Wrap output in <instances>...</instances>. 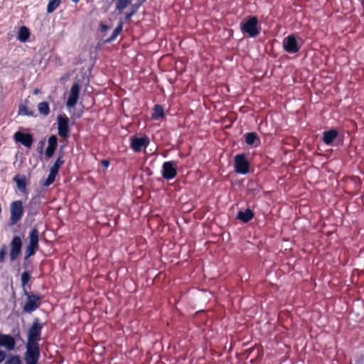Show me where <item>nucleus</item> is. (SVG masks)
Wrapping results in <instances>:
<instances>
[{"label":"nucleus","mask_w":364,"mask_h":364,"mask_svg":"<svg viewBox=\"0 0 364 364\" xmlns=\"http://www.w3.org/2000/svg\"><path fill=\"white\" fill-rule=\"evenodd\" d=\"M240 29L243 34H247L251 38H255L260 33L258 19L255 16H250L247 20L240 23Z\"/></svg>","instance_id":"nucleus-1"},{"label":"nucleus","mask_w":364,"mask_h":364,"mask_svg":"<svg viewBox=\"0 0 364 364\" xmlns=\"http://www.w3.org/2000/svg\"><path fill=\"white\" fill-rule=\"evenodd\" d=\"M41 356V350L38 343H26V352L24 353V360L26 364H38Z\"/></svg>","instance_id":"nucleus-2"},{"label":"nucleus","mask_w":364,"mask_h":364,"mask_svg":"<svg viewBox=\"0 0 364 364\" xmlns=\"http://www.w3.org/2000/svg\"><path fill=\"white\" fill-rule=\"evenodd\" d=\"M24 295L26 296V301L23 306V311L31 314L36 311L41 306V296L39 294H33L24 289Z\"/></svg>","instance_id":"nucleus-3"},{"label":"nucleus","mask_w":364,"mask_h":364,"mask_svg":"<svg viewBox=\"0 0 364 364\" xmlns=\"http://www.w3.org/2000/svg\"><path fill=\"white\" fill-rule=\"evenodd\" d=\"M43 327V323L41 322L38 318H36L28 331L27 342L38 343L41 340Z\"/></svg>","instance_id":"nucleus-4"},{"label":"nucleus","mask_w":364,"mask_h":364,"mask_svg":"<svg viewBox=\"0 0 364 364\" xmlns=\"http://www.w3.org/2000/svg\"><path fill=\"white\" fill-rule=\"evenodd\" d=\"M11 216L9 223L11 225H16L23 215V206L21 200H16L10 205Z\"/></svg>","instance_id":"nucleus-5"},{"label":"nucleus","mask_w":364,"mask_h":364,"mask_svg":"<svg viewBox=\"0 0 364 364\" xmlns=\"http://www.w3.org/2000/svg\"><path fill=\"white\" fill-rule=\"evenodd\" d=\"M235 171L243 175L247 174L250 170V163L246 159L245 154H237L234 157Z\"/></svg>","instance_id":"nucleus-6"},{"label":"nucleus","mask_w":364,"mask_h":364,"mask_svg":"<svg viewBox=\"0 0 364 364\" xmlns=\"http://www.w3.org/2000/svg\"><path fill=\"white\" fill-rule=\"evenodd\" d=\"M283 48L288 53H296L300 50V46L298 44L295 35H289L284 38L282 42Z\"/></svg>","instance_id":"nucleus-7"},{"label":"nucleus","mask_w":364,"mask_h":364,"mask_svg":"<svg viewBox=\"0 0 364 364\" xmlns=\"http://www.w3.org/2000/svg\"><path fill=\"white\" fill-rule=\"evenodd\" d=\"M161 174L166 180L175 178L177 174L176 163L173 161L164 162L162 165Z\"/></svg>","instance_id":"nucleus-8"},{"label":"nucleus","mask_w":364,"mask_h":364,"mask_svg":"<svg viewBox=\"0 0 364 364\" xmlns=\"http://www.w3.org/2000/svg\"><path fill=\"white\" fill-rule=\"evenodd\" d=\"M22 240L18 236H14L10 243L9 257L11 262H14L19 256L22 248Z\"/></svg>","instance_id":"nucleus-9"},{"label":"nucleus","mask_w":364,"mask_h":364,"mask_svg":"<svg viewBox=\"0 0 364 364\" xmlns=\"http://www.w3.org/2000/svg\"><path fill=\"white\" fill-rule=\"evenodd\" d=\"M58 131L60 137L65 138L69 135V119L67 116L59 114L57 117Z\"/></svg>","instance_id":"nucleus-10"},{"label":"nucleus","mask_w":364,"mask_h":364,"mask_svg":"<svg viewBox=\"0 0 364 364\" xmlns=\"http://www.w3.org/2000/svg\"><path fill=\"white\" fill-rule=\"evenodd\" d=\"M80 92V85L78 82H75L70 89V95L66 102L68 107H74L78 100Z\"/></svg>","instance_id":"nucleus-11"},{"label":"nucleus","mask_w":364,"mask_h":364,"mask_svg":"<svg viewBox=\"0 0 364 364\" xmlns=\"http://www.w3.org/2000/svg\"><path fill=\"white\" fill-rule=\"evenodd\" d=\"M149 144V139L146 136L132 137L130 147L135 152H140L143 147H147Z\"/></svg>","instance_id":"nucleus-12"},{"label":"nucleus","mask_w":364,"mask_h":364,"mask_svg":"<svg viewBox=\"0 0 364 364\" xmlns=\"http://www.w3.org/2000/svg\"><path fill=\"white\" fill-rule=\"evenodd\" d=\"M14 139L26 148H30L33 142V137L30 133L16 132L14 135Z\"/></svg>","instance_id":"nucleus-13"},{"label":"nucleus","mask_w":364,"mask_h":364,"mask_svg":"<svg viewBox=\"0 0 364 364\" xmlns=\"http://www.w3.org/2000/svg\"><path fill=\"white\" fill-rule=\"evenodd\" d=\"M15 346L16 341L12 336L0 333V346L5 347L9 350H12Z\"/></svg>","instance_id":"nucleus-14"},{"label":"nucleus","mask_w":364,"mask_h":364,"mask_svg":"<svg viewBox=\"0 0 364 364\" xmlns=\"http://www.w3.org/2000/svg\"><path fill=\"white\" fill-rule=\"evenodd\" d=\"M48 146L46 149L45 154H46V157L51 158L53 156V154L57 149V146H58L57 136L55 135L50 136L48 138Z\"/></svg>","instance_id":"nucleus-15"},{"label":"nucleus","mask_w":364,"mask_h":364,"mask_svg":"<svg viewBox=\"0 0 364 364\" xmlns=\"http://www.w3.org/2000/svg\"><path fill=\"white\" fill-rule=\"evenodd\" d=\"M254 212L247 208L245 210H240L237 214V218L243 223H248L254 218Z\"/></svg>","instance_id":"nucleus-16"},{"label":"nucleus","mask_w":364,"mask_h":364,"mask_svg":"<svg viewBox=\"0 0 364 364\" xmlns=\"http://www.w3.org/2000/svg\"><path fill=\"white\" fill-rule=\"evenodd\" d=\"M29 242L28 245L38 248L39 245V232L36 228H33L28 235Z\"/></svg>","instance_id":"nucleus-17"},{"label":"nucleus","mask_w":364,"mask_h":364,"mask_svg":"<svg viewBox=\"0 0 364 364\" xmlns=\"http://www.w3.org/2000/svg\"><path fill=\"white\" fill-rule=\"evenodd\" d=\"M338 134V132L334 129L326 131L323 134V141L326 145H331Z\"/></svg>","instance_id":"nucleus-18"},{"label":"nucleus","mask_w":364,"mask_h":364,"mask_svg":"<svg viewBox=\"0 0 364 364\" xmlns=\"http://www.w3.org/2000/svg\"><path fill=\"white\" fill-rule=\"evenodd\" d=\"M259 138L255 132H248L245 134V142L250 146H257L259 144Z\"/></svg>","instance_id":"nucleus-19"},{"label":"nucleus","mask_w":364,"mask_h":364,"mask_svg":"<svg viewBox=\"0 0 364 364\" xmlns=\"http://www.w3.org/2000/svg\"><path fill=\"white\" fill-rule=\"evenodd\" d=\"M124 26L123 21H120L117 25V26L114 30L112 34L110 36V37L107 38L105 42L107 43H110L116 40L117 36L119 35V33L122 32Z\"/></svg>","instance_id":"nucleus-20"},{"label":"nucleus","mask_w":364,"mask_h":364,"mask_svg":"<svg viewBox=\"0 0 364 364\" xmlns=\"http://www.w3.org/2000/svg\"><path fill=\"white\" fill-rule=\"evenodd\" d=\"M29 36H30L29 29L25 26H21L18 31V39L21 42L24 43L28 41V39L29 38Z\"/></svg>","instance_id":"nucleus-21"},{"label":"nucleus","mask_w":364,"mask_h":364,"mask_svg":"<svg viewBox=\"0 0 364 364\" xmlns=\"http://www.w3.org/2000/svg\"><path fill=\"white\" fill-rule=\"evenodd\" d=\"M38 110L43 116H48L50 114V106L48 102L43 101L38 104Z\"/></svg>","instance_id":"nucleus-22"},{"label":"nucleus","mask_w":364,"mask_h":364,"mask_svg":"<svg viewBox=\"0 0 364 364\" xmlns=\"http://www.w3.org/2000/svg\"><path fill=\"white\" fill-rule=\"evenodd\" d=\"M14 181L16 182L18 188L21 192H25L26 189V181L25 176L19 177L18 176H16L14 178Z\"/></svg>","instance_id":"nucleus-23"},{"label":"nucleus","mask_w":364,"mask_h":364,"mask_svg":"<svg viewBox=\"0 0 364 364\" xmlns=\"http://www.w3.org/2000/svg\"><path fill=\"white\" fill-rule=\"evenodd\" d=\"M164 114V108L160 105H156L154 108V112L151 115V118L154 120H157L162 117Z\"/></svg>","instance_id":"nucleus-24"},{"label":"nucleus","mask_w":364,"mask_h":364,"mask_svg":"<svg viewBox=\"0 0 364 364\" xmlns=\"http://www.w3.org/2000/svg\"><path fill=\"white\" fill-rule=\"evenodd\" d=\"M62 157L63 156H60L56 159L53 165L50 168V172L58 175L60 166L64 164V160L62 159Z\"/></svg>","instance_id":"nucleus-25"},{"label":"nucleus","mask_w":364,"mask_h":364,"mask_svg":"<svg viewBox=\"0 0 364 364\" xmlns=\"http://www.w3.org/2000/svg\"><path fill=\"white\" fill-rule=\"evenodd\" d=\"M18 114L21 115L26 116H31L35 117V112L33 110H29L28 107L24 105H21L18 109Z\"/></svg>","instance_id":"nucleus-26"},{"label":"nucleus","mask_w":364,"mask_h":364,"mask_svg":"<svg viewBox=\"0 0 364 364\" xmlns=\"http://www.w3.org/2000/svg\"><path fill=\"white\" fill-rule=\"evenodd\" d=\"M60 4V0H49L47 5V12H53Z\"/></svg>","instance_id":"nucleus-27"},{"label":"nucleus","mask_w":364,"mask_h":364,"mask_svg":"<svg viewBox=\"0 0 364 364\" xmlns=\"http://www.w3.org/2000/svg\"><path fill=\"white\" fill-rule=\"evenodd\" d=\"M38 248L27 245L25 250L24 260H28L31 256L34 255Z\"/></svg>","instance_id":"nucleus-28"},{"label":"nucleus","mask_w":364,"mask_h":364,"mask_svg":"<svg viewBox=\"0 0 364 364\" xmlns=\"http://www.w3.org/2000/svg\"><path fill=\"white\" fill-rule=\"evenodd\" d=\"M132 0H118L116 6V10H117L119 13L127 6L132 2Z\"/></svg>","instance_id":"nucleus-29"},{"label":"nucleus","mask_w":364,"mask_h":364,"mask_svg":"<svg viewBox=\"0 0 364 364\" xmlns=\"http://www.w3.org/2000/svg\"><path fill=\"white\" fill-rule=\"evenodd\" d=\"M139 6H140V4H132L131 11L125 14V20H127V21L129 20L137 12Z\"/></svg>","instance_id":"nucleus-30"},{"label":"nucleus","mask_w":364,"mask_h":364,"mask_svg":"<svg viewBox=\"0 0 364 364\" xmlns=\"http://www.w3.org/2000/svg\"><path fill=\"white\" fill-rule=\"evenodd\" d=\"M56 176H57V174L50 171L49 174H48V176L47 177V178L43 182V186H46V187H48L50 185H51L54 182Z\"/></svg>","instance_id":"nucleus-31"},{"label":"nucleus","mask_w":364,"mask_h":364,"mask_svg":"<svg viewBox=\"0 0 364 364\" xmlns=\"http://www.w3.org/2000/svg\"><path fill=\"white\" fill-rule=\"evenodd\" d=\"M4 364H21V361L18 355H11L6 360Z\"/></svg>","instance_id":"nucleus-32"},{"label":"nucleus","mask_w":364,"mask_h":364,"mask_svg":"<svg viewBox=\"0 0 364 364\" xmlns=\"http://www.w3.org/2000/svg\"><path fill=\"white\" fill-rule=\"evenodd\" d=\"M30 279V273L28 271H24L21 276V284L24 287Z\"/></svg>","instance_id":"nucleus-33"},{"label":"nucleus","mask_w":364,"mask_h":364,"mask_svg":"<svg viewBox=\"0 0 364 364\" xmlns=\"http://www.w3.org/2000/svg\"><path fill=\"white\" fill-rule=\"evenodd\" d=\"M6 245H2L0 248V263H3L5 261V255L6 253Z\"/></svg>","instance_id":"nucleus-34"},{"label":"nucleus","mask_w":364,"mask_h":364,"mask_svg":"<svg viewBox=\"0 0 364 364\" xmlns=\"http://www.w3.org/2000/svg\"><path fill=\"white\" fill-rule=\"evenodd\" d=\"M45 145V139H41L38 144L37 151L39 154H42L43 151V147Z\"/></svg>","instance_id":"nucleus-35"},{"label":"nucleus","mask_w":364,"mask_h":364,"mask_svg":"<svg viewBox=\"0 0 364 364\" xmlns=\"http://www.w3.org/2000/svg\"><path fill=\"white\" fill-rule=\"evenodd\" d=\"M109 29V26H107L106 24H104V23H101L100 24V31H101V32H102V33L106 32Z\"/></svg>","instance_id":"nucleus-36"},{"label":"nucleus","mask_w":364,"mask_h":364,"mask_svg":"<svg viewBox=\"0 0 364 364\" xmlns=\"http://www.w3.org/2000/svg\"><path fill=\"white\" fill-rule=\"evenodd\" d=\"M6 356V353L0 349V363H1L4 360Z\"/></svg>","instance_id":"nucleus-37"},{"label":"nucleus","mask_w":364,"mask_h":364,"mask_svg":"<svg viewBox=\"0 0 364 364\" xmlns=\"http://www.w3.org/2000/svg\"><path fill=\"white\" fill-rule=\"evenodd\" d=\"M102 165L105 168H107L109 166V161L108 160H103L102 161Z\"/></svg>","instance_id":"nucleus-38"},{"label":"nucleus","mask_w":364,"mask_h":364,"mask_svg":"<svg viewBox=\"0 0 364 364\" xmlns=\"http://www.w3.org/2000/svg\"><path fill=\"white\" fill-rule=\"evenodd\" d=\"M28 265H29V264H28V260H24V262H23V268H24V269H28Z\"/></svg>","instance_id":"nucleus-39"},{"label":"nucleus","mask_w":364,"mask_h":364,"mask_svg":"<svg viewBox=\"0 0 364 364\" xmlns=\"http://www.w3.org/2000/svg\"><path fill=\"white\" fill-rule=\"evenodd\" d=\"M73 3H78L80 0H71Z\"/></svg>","instance_id":"nucleus-40"},{"label":"nucleus","mask_w":364,"mask_h":364,"mask_svg":"<svg viewBox=\"0 0 364 364\" xmlns=\"http://www.w3.org/2000/svg\"><path fill=\"white\" fill-rule=\"evenodd\" d=\"M38 92V90L36 89L35 91H34V93L37 94Z\"/></svg>","instance_id":"nucleus-41"},{"label":"nucleus","mask_w":364,"mask_h":364,"mask_svg":"<svg viewBox=\"0 0 364 364\" xmlns=\"http://www.w3.org/2000/svg\"><path fill=\"white\" fill-rule=\"evenodd\" d=\"M107 1H108L109 0H107ZM110 1L112 2V1H114L115 0H110Z\"/></svg>","instance_id":"nucleus-42"}]
</instances>
